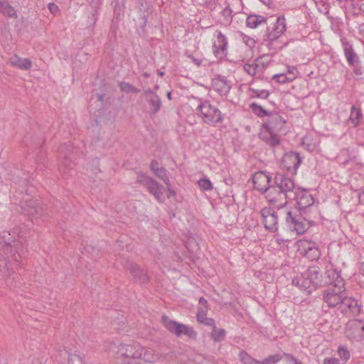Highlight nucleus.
Segmentation results:
<instances>
[{
  "instance_id": "51",
  "label": "nucleus",
  "mask_w": 364,
  "mask_h": 364,
  "mask_svg": "<svg viewBox=\"0 0 364 364\" xmlns=\"http://www.w3.org/2000/svg\"><path fill=\"white\" fill-rule=\"evenodd\" d=\"M84 249L85 252L92 254L93 256H95V253H96V255H98V250H95V247H93L92 245H87L84 247Z\"/></svg>"
},
{
  "instance_id": "18",
  "label": "nucleus",
  "mask_w": 364,
  "mask_h": 364,
  "mask_svg": "<svg viewBox=\"0 0 364 364\" xmlns=\"http://www.w3.org/2000/svg\"><path fill=\"white\" fill-rule=\"evenodd\" d=\"M213 88L221 96L227 95L231 87V83L224 76L217 75L212 80Z\"/></svg>"
},
{
  "instance_id": "10",
  "label": "nucleus",
  "mask_w": 364,
  "mask_h": 364,
  "mask_svg": "<svg viewBox=\"0 0 364 364\" xmlns=\"http://www.w3.org/2000/svg\"><path fill=\"white\" fill-rule=\"evenodd\" d=\"M345 287L341 288L338 291V287H328L323 292V301L329 307H335L337 305L342 304L345 295Z\"/></svg>"
},
{
  "instance_id": "39",
  "label": "nucleus",
  "mask_w": 364,
  "mask_h": 364,
  "mask_svg": "<svg viewBox=\"0 0 364 364\" xmlns=\"http://www.w3.org/2000/svg\"><path fill=\"white\" fill-rule=\"evenodd\" d=\"M250 91L252 92L254 97L262 98V99H267L269 96V91L266 90H259L255 88H250Z\"/></svg>"
},
{
  "instance_id": "19",
  "label": "nucleus",
  "mask_w": 364,
  "mask_h": 364,
  "mask_svg": "<svg viewBox=\"0 0 364 364\" xmlns=\"http://www.w3.org/2000/svg\"><path fill=\"white\" fill-rule=\"evenodd\" d=\"M217 33V41L213 43V51L217 58L222 59L227 54L228 40L221 31Z\"/></svg>"
},
{
  "instance_id": "28",
  "label": "nucleus",
  "mask_w": 364,
  "mask_h": 364,
  "mask_svg": "<svg viewBox=\"0 0 364 364\" xmlns=\"http://www.w3.org/2000/svg\"><path fill=\"white\" fill-rule=\"evenodd\" d=\"M343 44L344 46V54L347 62L350 65H353L356 62L358 61V56L354 52L352 46L350 45L348 42H343Z\"/></svg>"
},
{
  "instance_id": "13",
  "label": "nucleus",
  "mask_w": 364,
  "mask_h": 364,
  "mask_svg": "<svg viewBox=\"0 0 364 364\" xmlns=\"http://www.w3.org/2000/svg\"><path fill=\"white\" fill-rule=\"evenodd\" d=\"M300 154L295 151L286 153L282 160V164L287 169L288 173L294 175L301 163Z\"/></svg>"
},
{
  "instance_id": "25",
  "label": "nucleus",
  "mask_w": 364,
  "mask_h": 364,
  "mask_svg": "<svg viewBox=\"0 0 364 364\" xmlns=\"http://www.w3.org/2000/svg\"><path fill=\"white\" fill-rule=\"evenodd\" d=\"M162 357L161 354L156 353L154 349L142 346L141 356L139 360L146 363H155L160 360Z\"/></svg>"
},
{
  "instance_id": "7",
  "label": "nucleus",
  "mask_w": 364,
  "mask_h": 364,
  "mask_svg": "<svg viewBox=\"0 0 364 364\" xmlns=\"http://www.w3.org/2000/svg\"><path fill=\"white\" fill-rule=\"evenodd\" d=\"M161 322L170 333L176 335L177 337L185 335L191 339L196 338L197 333L191 326L171 320L165 315L161 317Z\"/></svg>"
},
{
  "instance_id": "21",
  "label": "nucleus",
  "mask_w": 364,
  "mask_h": 364,
  "mask_svg": "<svg viewBox=\"0 0 364 364\" xmlns=\"http://www.w3.org/2000/svg\"><path fill=\"white\" fill-rule=\"evenodd\" d=\"M127 268L132 274L136 282L141 284H145L149 282V277L146 272L138 264L134 262H130L127 264Z\"/></svg>"
},
{
  "instance_id": "4",
  "label": "nucleus",
  "mask_w": 364,
  "mask_h": 364,
  "mask_svg": "<svg viewBox=\"0 0 364 364\" xmlns=\"http://www.w3.org/2000/svg\"><path fill=\"white\" fill-rule=\"evenodd\" d=\"M141 350L142 346L139 343H121L116 351L117 359L121 364H137Z\"/></svg>"
},
{
  "instance_id": "48",
  "label": "nucleus",
  "mask_w": 364,
  "mask_h": 364,
  "mask_svg": "<svg viewBox=\"0 0 364 364\" xmlns=\"http://www.w3.org/2000/svg\"><path fill=\"white\" fill-rule=\"evenodd\" d=\"M186 56L187 58H188L189 59H191L192 60V62L196 64L197 66H200L202 63V60L201 59H198V58H196L192 54H191L190 53L188 52H186L185 53Z\"/></svg>"
},
{
  "instance_id": "35",
  "label": "nucleus",
  "mask_w": 364,
  "mask_h": 364,
  "mask_svg": "<svg viewBox=\"0 0 364 364\" xmlns=\"http://www.w3.org/2000/svg\"><path fill=\"white\" fill-rule=\"evenodd\" d=\"M206 314H204V311H202L201 314L196 315L197 321L199 323L213 328L215 325V321L211 318H208Z\"/></svg>"
},
{
  "instance_id": "57",
  "label": "nucleus",
  "mask_w": 364,
  "mask_h": 364,
  "mask_svg": "<svg viewBox=\"0 0 364 364\" xmlns=\"http://www.w3.org/2000/svg\"><path fill=\"white\" fill-rule=\"evenodd\" d=\"M247 44H248L250 46L255 45V41L252 38H248L246 41Z\"/></svg>"
},
{
  "instance_id": "33",
  "label": "nucleus",
  "mask_w": 364,
  "mask_h": 364,
  "mask_svg": "<svg viewBox=\"0 0 364 364\" xmlns=\"http://www.w3.org/2000/svg\"><path fill=\"white\" fill-rule=\"evenodd\" d=\"M239 358L240 361L243 364H259L260 361L257 360L254 358H252L250 354H248L245 350H241L239 353Z\"/></svg>"
},
{
  "instance_id": "34",
  "label": "nucleus",
  "mask_w": 364,
  "mask_h": 364,
  "mask_svg": "<svg viewBox=\"0 0 364 364\" xmlns=\"http://www.w3.org/2000/svg\"><path fill=\"white\" fill-rule=\"evenodd\" d=\"M150 168L158 178L161 177L167 172L164 168L159 166V163L156 160L151 161Z\"/></svg>"
},
{
  "instance_id": "6",
  "label": "nucleus",
  "mask_w": 364,
  "mask_h": 364,
  "mask_svg": "<svg viewBox=\"0 0 364 364\" xmlns=\"http://www.w3.org/2000/svg\"><path fill=\"white\" fill-rule=\"evenodd\" d=\"M284 220L287 227L298 235L304 233L309 228V223L294 208L284 213Z\"/></svg>"
},
{
  "instance_id": "52",
  "label": "nucleus",
  "mask_w": 364,
  "mask_h": 364,
  "mask_svg": "<svg viewBox=\"0 0 364 364\" xmlns=\"http://www.w3.org/2000/svg\"><path fill=\"white\" fill-rule=\"evenodd\" d=\"M48 9L51 14L55 15L58 12V6L54 3H50L48 4Z\"/></svg>"
},
{
  "instance_id": "53",
  "label": "nucleus",
  "mask_w": 364,
  "mask_h": 364,
  "mask_svg": "<svg viewBox=\"0 0 364 364\" xmlns=\"http://www.w3.org/2000/svg\"><path fill=\"white\" fill-rule=\"evenodd\" d=\"M159 178H161L168 186V187H169L170 181L167 175V172L164 173V175H163L161 177H159Z\"/></svg>"
},
{
  "instance_id": "58",
  "label": "nucleus",
  "mask_w": 364,
  "mask_h": 364,
  "mask_svg": "<svg viewBox=\"0 0 364 364\" xmlns=\"http://www.w3.org/2000/svg\"><path fill=\"white\" fill-rule=\"evenodd\" d=\"M307 149H308V150H309V151H313V150H314V146H310V145H308V146H307Z\"/></svg>"
},
{
  "instance_id": "11",
  "label": "nucleus",
  "mask_w": 364,
  "mask_h": 364,
  "mask_svg": "<svg viewBox=\"0 0 364 364\" xmlns=\"http://www.w3.org/2000/svg\"><path fill=\"white\" fill-rule=\"evenodd\" d=\"M262 223L264 228L275 232L278 230V215L276 212L269 207H265L260 210Z\"/></svg>"
},
{
  "instance_id": "17",
  "label": "nucleus",
  "mask_w": 364,
  "mask_h": 364,
  "mask_svg": "<svg viewBox=\"0 0 364 364\" xmlns=\"http://www.w3.org/2000/svg\"><path fill=\"white\" fill-rule=\"evenodd\" d=\"M143 95L148 103L149 113L151 114L158 113L161 107L160 97L150 89L144 90Z\"/></svg>"
},
{
  "instance_id": "32",
  "label": "nucleus",
  "mask_w": 364,
  "mask_h": 364,
  "mask_svg": "<svg viewBox=\"0 0 364 364\" xmlns=\"http://www.w3.org/2000/svg\"><path fill=\"white\" fill-rule=\"evenodd\" d=\"M362 117V112L360 109L357 108L355 106H352L350 109V115L349 120L353 124L354 127H357Z\"/></svg>"
},
{
  "instance_id": "12",
  "label": "nucleus",
  "mask_w": 364,
  "mask_h": 364,
  "mask_svg": "<svg viewBox=\"0 0 364 364\" xmlns=\"http://www.w3.org/2000/svg\"><path fill=\"white\" fill-rule=\"evenodd\" d=\"M286 19L284 16L277 17L272 30L267 27V33L264 35V41H273L279 38L286 31Z\"/></svg>"
},
{
  "instance_id": "50",
  "label": "nucleus",
  "mask_w": 364,
  "mask_h": 364,
  "mask_svg": "<svg viewBox=\"0 0 364 364\" xmlns=\"http://www.w3.org/2000/svg\"><path fill=\"white\" fill-rule=\"evenodd\" d=\"M323 364H340V361L335 358H326L323 360Z\"/></svg>"
},
{
  "instance_id": "22",
  "label": "nucleus",
  "mask_w": 364,
  "mask_h": 364,
  "mask_svg": "<svg viewBox=\"0 0 364 364\" xmlns=\"http://www.w3.org/2000/svg\"><path fill=\"white\" fill-rule=\"evenodd\" d=\"M294 200H296V204L299 210L305 209L312 205L314 203V199L312 196L307 191L301 190L299 188H298L296 197Z\"/></svg>"
},
{
  "instance_id": "37",
  "label": "nucleus",
  "mask_w": 364,
  "mask_h": 364,
  "mask_svg": "<svg viewBox=\"0 0 364 364\" xmlns=\"http://www.w3.org/2000/svg\"><path fill=\"white\" fill-rule=\"evenodd\" d=\"M282 358V355L279 354H274L269 355L263 360L260 361L259 364H276Z\"/></svg>"
},
{
  "instance_id": "8",
  "label": "nucleus",
  "mask_w": 364,
  "mask_h": 364,
  "mask_svg": "<svg viewBox=\"0 0 364 364\" xmlns=\"http://www.w3.org/2000/svg\"><path fill=\"white\" fill-rule=\"evenodd\" d=\"M137 181L145 186L159 203H164L163 186L159 182L145 174H139Z\"/></svg>"
},
{
  "instance_id": "16",
  "label": "nucleus",
  "mask_w": 364,
  "mask_h": 364,
  "mask_svg": "<svg viewBox=\"0 0 364 364\" xmlns=\"http://www.w3.org/2000/svg\"><path fill=\"white\" fill-rule=\"evenodd\" d=\"M21 208L24 214L31 216V220L38 219L43 215L44 212L43 207L40 205L37 200H26L21 205Z\"/></svg>"
},
{
  "instance_id": "30",
  "label": "nucleus",
  "mask_w": 364,
  "mask_h": 364,
  "mask_svg": "<svg viewBox=\"0 0 364 364\" xmlns=\"http://www.w3.org/2000/svg\"><path fill=\"white\" fill-rule=\"evenodd\" d=\"M0 12L9 17L16 16L15 9L6 1L0 0Z\"/></svg>"
},
{
  "instance_id": "61",
  "label": "nucleus",
  "mask_w": 364,
  "mask_h": 364,
  "mask_svg": "<svg viewBox=\"0 0 364 364\" xmlns=\"http://www.w3.org/2000/svg\"><path fill=\"white\" fill-rule=\"evenodd\" d=\"M362 271H363V275L364 276V265L362 267Z\"/></svg>"
},
{
  "instance_id": "59",
  "label": "nucleus",
  "mask_w": 364,
  "mask_h": 364,
  "mask_svg": "<svg viewBox=\"0 0 364 364\" xmlns=\"http://www.w3.org/2000/svg\"><path fill=\"white\" fill-rule=\"evenodd\" d=\"M158 73H159V75L160 76H163V75H164V72H159H159H158Z\"/></svg>"
},
{
  "instance_id": "56",
  "label": "nucleus",
  "mask_w": 364,
  "mask_h": 364,
  "mask_svg": "<svg viewBox=\"0 0 364 364\" xmlns=\"http://www.w3.org/2000/svg\"><path fill=\"white\" fill-rule=\"evenodd\" d=\"M97 100L99 102H100L102 103V105H104V95H100V94H97Z\"/></svg>"
},
{
  "instance_id": "41",
  "label": "nucleus",
  "mask_w": 364,
  "mask_h": 364,
  "mask_svg": "<svg viewBox=\"0 0 364 364\" xmlns=\"http://www.w3.org/2000/svg\"><path fill=\"white\" fill-rule=\"evenodd\" d=\"M208 310V301L204 297H200L198 301V308L197 314H201L202 311L207 314Z\"/></svg>"
},
{
  "instance_id": "3",
  "label": "nucleus",
  "mask_w": 364,
  "mask_h": 364,
  "mask_svg": "<svg viewBox=\"0 0 364 364\" xmlns=\"http://www.w3.org/2000/svg\"><path fill=\"white\" fill-rule=\"evenodd\" d=\"M287 120L278 112H269L267 121L263 123V130L259 134L260 138L267 144L272 147H276L280 144V139L278 132H280Z\"/></svg>"
},
{
  "instance_id": "9",
  "label": "nucleus",
  "mask_w": 364,
  "mask_h": 364,
  "mask_svg": "<svg viewBox=\"0 0 364 364\" xmlns=\"http://www.w3.org/2000/svg\"><path fill=\"white\" fill-rule=\"evenodd\" d=\"M254 188L262 193H265L267 199L268 192L273 183V178L266 171L256 172L252 177Z\"/></svg>"
},
{
  "instance_id": "47",
  "label": "nucleus",
  "mask_w": 364,
  "mask_h": 364,
  "mask_svg": "<svg viewBox=\"0 0 364 364\" xmlns=\"http://www.w3.org/2000/svg\"><path fill=\"white\" fill-rule=\"evenodd\" d=\"M223 16L227 18V20H230L232 17V11L230 8L229 6H227L222 11Z\"/></svg>"
},
{
  "instance_id": "42",
  "label": "nucleus",
  "mask_w": 364,
  "mask_h": 364,
  "mask_svg": "<svg viewBox=\"0 0 364 364\" xmlns=\"http://www.w3.org/2000/svg\"><path fill=\"white\" fill-rule=\"evenodd\" d=\"M68 364H85L82 358L77 354L71 353L68 355Z\"/></svg>"
},
{
  "instance_id": "15",
  "label": "nucleus",
  "mask_w": 364,
  "mask_h": 364,
  "mask_svg": "<svg viewBox=\"0 0 364 364\" xmlns=\"http://www.w3.org/2000/svg\"><path fill=\"white\" fill-rule=\"evenodd\" d=\"M323 286H328V287H338V291L341 288L344 287V281L341 277L340 272L333 268L326 269L325 276L323 277Z\"/></svg>"
},
{
  "instance_id": "43",
  "label": "nucleus",
  "mask_w": 364,
  "mask_h": 364,
  "mask_svg": "<svg viewBox=\"0 0 364 364\" xmlns=\"http://www.w3.org/2000/svg\"><path fill=\"white\" fill-rule=\"evenodd\" d=\"M273 79L277 80L279 83L284 84L286 82H289L291 81V78H289L287 74L281 73L277 74L273 76Z\"/></svg>"
},
{
  "instance_id": "29",
  "label": "nucleus",
  "mask_w": 364,
  "mask_h": 364,
  "mask_svg": "<svg viewBox=\"0 0 364 364\" xmlns=\"http://www.w3.org/2000/svg\"><path fill=\"white\" fill-rule=\"evenodd\" d=\"M341 306H346L353 314H358L360 311L358 301L351 297H347L346 295H344Z\"/></svg>"
},
{
  "instance_id": "49",
  "label": "nucleus",
  "mask_w": 364,
  "mask_h": 364,
  "mask_svg": "<svg viewBox=\"0 0 364 364\" xmlns=\"http://www.w3.org/2000/svg\"><path fill=\"white\" fill-rule=\"evenodd\" d=\"M285 358L287 362H292L294 364L296 363V362L298 360L297 358H296L293 355L284 353L282 355V358Z\"/></svg>"
},
{
  "instance_id": "44",
  "label": "nucleus",
  "mask_w": 364,
  "mask_h": 364,
  "mask_svg": "<svg viewBox=\"0 0 364 364\" xmlns=\"http://www.w3.org/2000/svg\"><path fill=\"white\" fill-rule=\"evenodd\" d=\"M198 185L204 191H210L213 189L212 183L207 178L200 179L198 181Z\"/></svg>"
},
{
  "instance_id": "1",
  "label": "nucleus",
  "mask_w": 364,
  "mask_h": 364,
  "mask_svg": "<svg viewBox=\"0 0 364 364\" xmlns=\"http://www.w3.org/2000/svg\"><path fill=\"white\" fill-rule=\"evenodd\" d=\"M19 232L4 231L0 235V283L4 282L9 287H17L19 274L16 272L23 265L26 248Z\"/></svg>"
},
{
  "instance_id": "27",
  "label": "nucleus",
  "mask_w": 364,
  "mask_h": 364,
  "mask_svg": "<svg viewBox=\"0 0 364 364\" xmlns=\"http://www.w3.org/2000/svg\"><path fill=\"white\" fill-rule=\"evenodd\" d=\"M267 18L263 16L257 14H250L246 18V26L250 28H256L258 26L266 24Z\"/></svg>"
},
{
  "instance_id": "2",
  "label": "nucleus",
  "mask_w": 364,
  "mask_h": 364,
  "mask_svg": "<svg viewBox=\"0 0 364 364\" xmlns=\"http://www.w3.org/2000/svg\"><path fill=\"white\" fill-rule=\"evenodd\" d=\"M298 188L292 178L277 173L268 192L267 201L278 209L282 208L295 199Z\"/></svg>"
},
{
  "instance_id": "31",
  "label": "nucleus",
  "mask_w": 364,
  "mask_h": 364,
  "mask_svg": "<svg viewBox=\"0 0 364 364\" xmlns=\"http://www.w3.org/2000/svg\"><path fill=\"white\" fill-rule=\"evenodd\" d=\"M226 336V331L224 328H218L215 325L212 328V332L210 334V338L215 342H221L225 340Z\"/></svg>"
},
{
  "instance_id": "38",
  "label": "nucleus",
  "mask_w": 364,
  "mask_h": 364,
  "mask_svg": "<svg viewBox=\"0 0 364 364\" xmlns=\"http://www.w3.org/2000/svg\"><path fill=\"white\" fill-rule=\"evenodd\" d=\"M119 87L122 91L130 93V92H134L137 93L139 92L140 90L136 87H134L133 85L128 82H122L119 84Z\"/></svg>"
},
{
  "instance_id": "54",
  "label": "nucleus",
  "mask_w": 364,
  "mask_h": 364,
  "mask_svg": "<svg viewBox=\"0 0 364 364\" xmlns=\"http://www.w3.org/2000/svg\"><path fill=\"white\" fill-rule=\"evenodd\" d=\"M359 203L364 205V189L361 190L358 193Z\"/></svg>"
},
{
  "instance_id": "24",
  "label": "nucleus",
  "mask_w": 364,
  "mask_h": 364,
  "mask_svg": "<svg viewBox=\"0 0 364 364\" xmlns=\"http://www.w3.org/2000/svg\"><path fill=\"white\" fill-rule=\"evenodd\" d=\"M292 284L300 288L301 290L306 291L308 294L311 293V291L315 289L306 273L292 280Z\"/></svg>"
},
{
  "instance_id": "55",
  "label": "nucleus",
  "mask_w": 364,
  "mask_h": 364,
  "mask_svg": "<svg viewBox=\"0 0 364 364\" xmlns=\"http://www.w3.org/2000/svg\"><path fill=\"white\" fill-rule=\"evenodd\" d=\"M168 194L167 196L168 198L176 196V192L173 189H171L170 187H168Z\"/></svg>"
},
{
  "instance_id": "45",
  "label": "nucleus",
  "mask_w": 364,
  "mask_h": 364,
  "mask_svg": "<svg viewBox=\"0 0 364 364\" xmlns=\"http://www.w3.org/2000/svg\"><path fill=\"white\" fill-rule=\"evenodd\" d=\"M338 353L341 359H343L345 362L347 361L350 358L349 351L342 346L339 347L338 349Z\"/></svg>"
},
{
  "instance_id": "26",
  "label": "nucleus",
  "mask_w": 364,
  "mask_h": 364,
  "mask_svg": "<svg viewBox=\"0 0 364 364\" xmlns=\"http://www.w3.org/2000/svg\"><path fill=\"white\" fill-rule=\"evenodd\" d=\"M9 63L13 67L24 70H29L32 65V63L28 58H21L17 55L11 56Z\"/></svg>"
},
{
  "instance_id": "14",
  "label": "nucleus",
  "mask_w": 364,
  "mask_h": 364,
  "mask_svg": "<svg viewBox=\"0 0 364 364\" xmlns=\"http://www.w3.org/2000/svg\"><path fill=\"white\" fill-rule=\"evenodd\" d=\"M346 333L347 336L355 341H361L364 338V322L361 320L350 321L346 326Z\"/></svg>"
},
{
  "instance_id": "60",
  "label": "nucleus",
  "mask_w": 364,
  "mask_h": 364,
  "mask_svg": "<svg viewBox=\"0 0 364 364\" xmlns=\"http://www.w3.org/2000/svg\"><path fill=\"white\" fill-rule=\"evenodd\" d=\"M167 97H168V99H171V92H168L167 94Z\"/></svg>"
},
{
  "instance_id": "46",
  "label": "nucleus",
  "mask_w": 364,
  "mask_h": 364,
  "mask_svg": "<svg viewBox=\"0 0 364 364\" xmlns=\"http://www.w3.org/2000/svg\"><path fill=\"white\" fill-rule=\"evenodd\" d=\"M297 70L296 67L288 66L287 68V76L291 78V81H293L297 76Z\"/></svg>"
},
{
  "instance_id": "36",
  "label": "nucleus",
  "mask_w": 364,
  "mask_h": 364,
  "mask_svg": "<svg viewBox=\"0 0 364 364\" xmlns=\"http://www.w3.org/2000/svg\"><path fill=\"white\" fill-rule=\"evenodd\" d=\"M250 107L252 108L254 113L260 117L264 116H268V114H269V112L267 110L264 109L261 105H257V103H252L250 105Z\"/></svg>"
},
{
  "instance_id": "40",
  "label": "nucleus",
  "mask_w": 364,
  "mask_h": 364,
  "mask_svg": "<svg viewBox=\"0 0 364 364\" xmlns=\"http://www.w3.org/2000/svg\"><path fill=\"white\" fill-rule=\"evenodd\" d=\"M259 68V65L257 63L248 64L246 63L243 66L244 70L248 73L250 75H255L257 73V70Z\"/></svg>"
},
{
  "instance_id": "20",
  "label": "nucleus",
  "mask_w": 364,
  "mask_h": 364,
  "mask_svg": "<svg viewBox=\"0 0 364 364\" xmlns=\"http://www.w3.org/2000/svg\"><path fill=\"white\" fill-rule=\"evenodd\" d=\"M74 148L70 143H69V144H64L59 148L60 155L63 157V161H62L60 169L64 174L65 173L67 167L72 168V161L70 160V156Z\"/></svg>"
},
{
  "instance_id": "23",
  "label": "nucleus",
  "mask_w": 364,
  "mask_h": 364,
  "mask_svg": "<svg viewBox=\"0 0 364 364\" xmlns=\"http://www.w3.org/2000/svg\"><path fill=\"white\" fill-rule=\"evenodd\" d=\"M305 273L312 284L313 287L316 289L318 287L323 286V276L318 267H310Z\"/></svg>"
},
{
  "instance_id": "5",
  "label": "nucleus",
  "mask_w": 364,
  "mask_h": 364,
  "mask_svg": "<svg viewBox=\"0 0 364 364\" xmlns=\"http://www.w3.org/2000/svg\"><path fill=\"white\" fill-rule=\"evenodd\" d=\"M198 115L205 124L215 125L222 122L223 117L220 109L210 101L200 100L196 108Z\"/></svg>"
}]
</instances>
